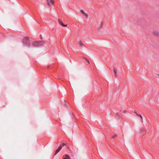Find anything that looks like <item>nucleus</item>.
Listing matches in <instances>:
<instances>
[{"instance_id": "1", "label": "nucleus", "mask_w": 159, "mask_h": 159, "mask_svg": "<svg viewBox=\"0 0 159 159\" xmlns=\"http://www.w3.org/2000/svg\"><path fill=\"white\" fill-rule=\"evenodd\" d=\"M22 43L25 46L29 47L30 46V43L28 37H26L23 39Z\"/></svg>"}, {"instance_id": "2", "label": "nucleus", "mask_w": 159, "mask_h": 159, "mask_svg": "<svg viewBox=\"0 0 159 159\" xmlns=\"http://www.w3.org/2000/svg\"><path fill=\"white\" fill-rule=\"evenodd\" d=\"M44 41H36L32 43V45L34 47H40L42 46L44 43Z\"/></svg>"}, {"instance_id": "3", "label": "nucleus", "mask_w": 159, "mask_h": 159, "mask_svg": "<svg viewBox=\"0 0 159 159\" xmlns=\"http://www.w3.org/2000/svg\"><path fill=\"white\" fill-rule=\"evenodd\" d=\"M47 1L48 2V4L49 6H50L51 5L54 4V0H47Z\"/></svg>"}, {"instance_id": "4", "label": "nucleus", "mask_w": 159, "mask_h": 159, "mask_svg": "<svg viewBox=\"0 0 159 159\" xmlns=\"http://www.w3.org/2000/svg\"><path fill=\"white\" fill-rule=\"evenodd\" d=\"M58 22L59 23L63 26L66 27L67 26V25H65L64 24L60 19H59Z\"/></svg>"}, {"instance_id": "5", "label": "nucleus", "mask_w": 159, "mask_h": 159, "mask_svg": "<svg viewBox=\"0 0 159 159\" xmlns=\"http://www.w3.org/2000/svg\"><path fill=\"white\" fill-rule=\"evenodd\" d=\"M62 148V146H60L58 149L56 150V151L55 152V154H56L58 152H59L60 150Z\"/></svg>"}, {"instance_id": "6", "label": "nucleus", "mask_w": 159, "mask_h": 159, "mask_svg": "<svg viewBox=\"0 0 159 159\" xmlns=\"http://www.w3.org/2000/svg\"><path fill=\"white\" fill-rule=\"evenodd\" d=\"M153 34L156 36L159 37V33L157 31H154L153 32Z\"/></svg>"}, {"instance_id": "7", "label": "nucleus", "mask_w": 159, "mask_h": 159, "mask_svg": "<svg viewBox=\"0 0 159 159\" xmlns=\"http://www.w3.org/2000/svg\"><path fill=\"white\" fill-rule=\"evenodd\" d=\"M117 70L116 68H114V73L116 77L117 76Z\"/></svg>"}, {"instance_id": "8", "label": "nucleus", "mask_w": 159, "mask_h": 159, "mask_svg": "<svg viewBox=\"0 0 159 159\" xmlns=\"http://www.w3.org/2000/svg\"><path fill=\"white\" fill-rule=\"evenodd\" d=\"M78 44L80 45V46L82 47L83 46V44L82 42V41L81 40L79 41L78 42Z\"/></svg>"}, {"instance_id": "9", "label": "nucleus", "mask_w": 159, "mask_h": 159, "mask_svg": "<svg viewBox=\"0 0 159 159\" xmlns=\"http://www.w3.org/2000/svg\"><path fill=\"white\" fill-rule=\"evenodd\" d=\"M66 157H65L63 158V159H70V157L69 155H66Z\"/></svg>"}, {"instance_id": "10", "label": "nucleus", "mask_w": 159, "mask_h": 159, "mask_svg": "<svg viewBox=\"0 0 159 159\" xmlns=\"http://www.w3.org/2000/svg\"><path fill=\"white\" fill-rule=\"evenodd\" d=\"M84 59L89 64L90 62L89 60L86 58L85 57H84Z\"/></svg>"}, {"instance_id": "11", "label": "nucleus", "mask_w": 159, "mask_h": 159, "mask_svg": "<svg viewBox=\"0 0 159 159\" xmlns=\"http://www.w3.org/2000/svg\"><path fill=\"white\" fill-rule=\"evenodd\" d=\"M145 129L144 128H142L140 130V132H142L144 131Z\"/></svg>"}, {"instance_id": "12", "label": "nucleus", "mask_w": 159, "mask_h": 159, "mask_svg": "<svg viewBox=\"0 0 159 159\" xmlns=\"http://www.w3.org/2000/svg\"><path fill=\"white\" fill-rule=\"evenodd\" d=\"M137 115L138 116H139L141 118V119H142V120H143L142 117V116L141 115H139V114H137Z\"/></svg>"}, {"instance_id": "13", "label": "nucleus", "mask_w": 159, "mask_h": 159, "mask_svg": "<svg viewBox=\"0 0 159 159\" xmlns=\"http://www.w3.org/2000/svg\"><path fill=\"white\" fill-rule=\"evenodd\" d=\"M84 15V14H85V12H84V11L83 10H81V11H80Z\"/></svg>"}, {"instance_id": "14", "label": "nucleus", "mask_w": 159, "mask_h": 159, "mask_svg": "<svg viewBox=\"0 0 159 159\" xmlns=\"http://www.w3.org/2000/svg\"><path fill=\"white\" fill-rule=\"evenodd\" d=\"M84 15H85V16L87 18H88V15L86 13H85V14H84Z\"/></svg>"}, {"instance_id": "15", "label": "nucleus", "mask_w": 159, "mask_h": 159, "mask_svg": "<svg viewBox=\"0 0 159 159\" xmlns=\"http://www.w3.org/2000/svg\"><path fill=\"white\" fill-rule=\"evenodd\" d=\"M116 136V135H115L114 136H112V137L111 139H114V138H115Z\"/></svg>"}, {"instance_id": "16", "label": "nucleus", "mask_w": 159, "mask_h": 159, "mask_svg": "<svg viewBox=\"0 0 159 159\" xmlns=\"http://www.w3.org/2000/svg\"><path fill=\"white\" fill-rule=\"evenodd\" d=\"M40 39H42V35L41 34H40Z\"/></svg>"}, {"instance_id": "17", "label": "nucleus", "mask_w": 159, "mask_h": 159, "mask_svg": "<svg viewBox=\"0 0 159 159\" xmlns=\"http://www.w3.org/2000/svg\"><path fill=\"white\" fill-rule=\"evenodd\" d=\"M101 27H102V24H103V22L102 21L101 22Z\"/></svg>"}, {"instance_id": "18", "label": "nucleus", "mask_w": 159, "mask_h": 159, "mask_svg": "<svg viewBox=\"0 0 159 159\" xmlns=\"http://www.w3.org/2000/svg\"><path fill=\"white\" fill-rule=\"evenodd\" d=\"M62 146H65V145H66V143H63L62 144Z\"/></svg>"}, {"instance_id": "19", "label": "nucleus", "mask_w": 159, "mask_h": 159, "mask_svg": "<svg viewBox=\"0 0 159 159\" xmlns=\"http://www.w3.org/2000/svg\"><path fill=\"white\" fill-rule=\"evenodd\" d=\"M116 115L117 116H118L119 115V114L118 113H117L116 114Z\"/></svg>"}, {"instance_id": "20", "label": "nucleus", "mask_w": 159, "mask_h": 159, "mask_svg": "<svg viewBox=\"0 0 159 159\" xmlns=\"http://www.w3.org/2000/svg\"><path fill=\"white\" fill-rule=\"evenodd\" d=\"M125 111H123V112L124 113H125Z\"/></svg>"}, {"instance_id": "21", "label": "nucleus", "mask_w": 159, "mask_h": 159, "mask_svg": "<svg viewBox=\"0 0 159 159\" xmlns=\"http://www.w3.org/2000/svg\"><path fill=\"white\" fill-rule=\"evenodd\" d=\"M134 112L135 113L136 115H137V113H136L135 111H134Z\"/></svg>"}, {"instance_id": "22", "label": "nucleus", "mask_w": 159, "mask_h": 159, "mask_svg": "<svg viewBox=\"0 0 159 159\" xmlns=\"http://www.w3.org/2000/svg\"><path fill=\"white\" fill-rule=\"evenodd\" d=\"M65 106L66 107H67V105H66V104H65Z\"/></svg>"}]
</instances>
